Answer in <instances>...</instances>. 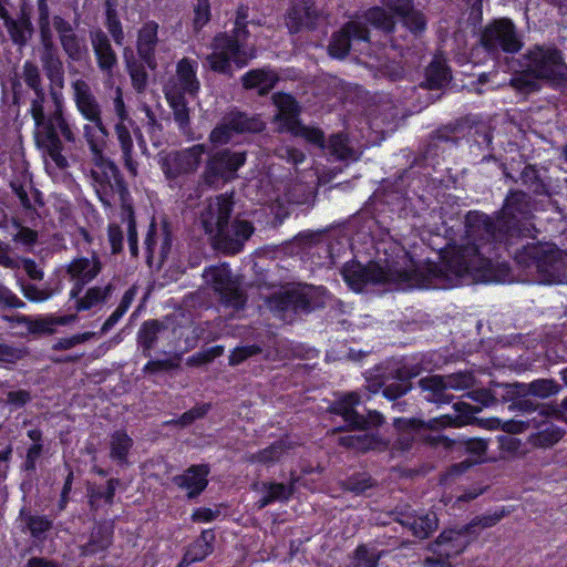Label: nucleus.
I'll return each mask as SVG.
<instances>
[{"mask_svg": "<svg viewBox=\"0 0 567 567\" xmlns=\"http://www.w3.org/2000/svg\"><path fill=\"white\" fill-rule=\"evenodd\" d=\"M341 274L358 292L368 285L450 289L515 279L505 259L496 254L485 256L481 250H375L365 264L357 258L348 261Z\"/></svg>", "mask_w": 567, "mask_h": 567, "instance_id": "f257e3e1", "label": "nucleus"}, {"mask_svg": "<svg viewBox=\"0 0 567 567\" xmlns=\"http://www.w3.org/2000/svg\"><path fill=\"white\" fill-rule=\"evenodd\" d=\"M40 62L49 81L48 91L38 64L25 60L20 75L10 81L12 102L17 106L29 105L27 114L34 123L35 147L58 168L65 169L69 161L64 153L75 144L79 130L65 110L62 92L65 83L64 64L58 50L41 52Z\"/></svg>", "mask_w": 567, "mask_h": 567, "instance_id": "f03ea898", "label": "nucleus"}, {"mask_svg": "<svg viewBox=\"0 0 567 567\" xmlns=\"http://www.w3.org/2000/svg\"><path fill=\"white\" fill-rule=\"evenodd\" d=\"M86 143L90 147L93 163L91 177L95 194L106 209L113 208L118 203L121 221L126 225L128 248H138L134 203L127 182L118 166L105 156V142L94 138L91 128H86Z\"/></svg>", "mask_w": 567, "mask_h": 567, "instance_id": "7ed1b4c3", "label": "nucleus"}, {"mask_svg": "<svg viewBox=\"0 0 567 567\" xmlns=\"http://www.w3.org/2000/svg\"><path fill=\"white\" fill-rule=\"evenodd\" d=\"M234 206V194L223 193L212 198L200 212L199 221L210 238V248H244L255 233L249 220L235 218L229 223Z\"/></svg>", "mask_w": 567, "mask_h": 567, "instance_id": "20e7f679", "label": "nucleus"}, {"mask_svg": "<svg viewBox=\"0 0 567 567\" xmlns=\"http://www.w3.org/2000/svg\"><path fill=\"white\" fill-rule=\"evenodd\" d=\"M377 226L374 218L365 219L358 225L355 221L323 229H306L299 231L281 248H313L326 245V248H378L372 228ZM261 248H280L278 245H265Z\"/></svg>", "mask_w": 567, "mask_h": 567, "instance_id": "39448f33", "label": "nucleus"}, {"mask_svg": "<svg viewBox=\"0 0 567 567\" xmlns=\"http://www.w3.org/2000/svg\"><path fill=\"white\" fill-rule=\"evenodd\" d=\"M433 171L431 159L425 154L416 156L413 163L404 169L402 184H405L406 189L396 197L398 209L401 213L420 215L427 209L435 210L432 205L437 202L443 179L432 176Z\"/></svg>", "mask_w": 567, "mask_h": 567, "instance_id": "423d86ee", "label": "nucleus"}, {"mask_svg": "<svg viewBox=\"0 0 567 567\" xmlns=\"http://www.w3.org/2000/svg\"><path fill=\"white\" fill-rule=\"evenodd\" d=\"M209 48L212 51L205 58L206 63L213 72L226 76H233L235 70L248 66L258 55L250 37L231 31L215 33Z\"/></svg>", "mask_w": 567, "mask_h": 567, "instance_id": "0eeeda50", "label": "nucleus"}, {"mask_svg": "<svg viewBox=\"0 0 567 567\" xmlns=\"http://www.w3.org/2000/svg\"><path fill=\"white\" fill-rule=\"evenodd\" d=\"M498 212L489 216L481 210H470L465 215V245L449 239L441 248H481L485 245H514L518 240Z\"/></svg>", "mask_w": 567, "mask_h": 567, "instance_id": "6e6552de", "label": "nucleus"}, {"mask_svg": "<svg viewBox=\"0 0 567 567\" xmlns=\"http://www.w3.org/2000/svg\"><path fill=\"white\" fill-rule=\"evenodd\" d=\"M159 24L155 20H147L142 23L136 32V53L134 55L130 48L124 50V62L130 75L133 89L143 93L148 84L147 70L157 69L156 50L159 43Z\"/></svg>", "mask_w": 567, "mask_h": 567, "instance_id": "1a4fd4ad", "label": "nucleus"}, {"mask_svg": "<svg viewBox=\"0 0 567 567\" xmlns=\"http://www.w3.org/2000/svg\"><path fill=\"white\" fill-rule=\"evenodd\" d=\"M527 275L539 284H560L566 280L567 250H518L515 256Z\"/></svg>", "mask_w": 567, "mask_h": 567, "instance_id": "9d476101", "label": "nucleus"}, {"mask_svg": "<svg viewBox=\"0 0 567 567\" xmlns=\"http://www.w3.org/2000/svg\"><path fill=\"white\" fill-rule=\"evenodd\" d=\"M247 162V152L221 148L208 154L200 179L204 185L214 187L234 181L238 171Z\"/></svg>", "mask_w": 567, "mask_h": 567, "instance_id": "9b49d317", "label": "nucleus"}, {"mask_svg": "<svg viewBox=\"0 0 567 567\" xmlns=\"http://www.w3.org/2000/svg\"><path fill=\"white\" fill-rule=\"evenodd\" d=\"M502 517V514L495 513L494 515L480 517L477 520L462 529L444 530L435 543L434 553L437 555V558L435 560L433 558H427L426 563L430 566H432L434 563L444 565L445 560L458 555L465 549V547L472 540V534L474 533V528L477 525H480L482 528L492 527L497 522H499Z\"/></svg>", "mask_w": 567, "mask_h": 567, "instance_id": "f8f14e48", "label": "nucleus"}, {"mask_svg": "<svg viewBox=\"0 0 567 567\" xmlns=\"http://www.w3.org/2000/svg\"><path fill=\"white\" fill-rule=\"evenodd\" d=\"M528 72L539 80L567 82L564 53L555 45L535 44L525 54Z\"/></svg>", "mask_w": 567, "mask_h": 567, "instance_id": "ddd939ff", "label": "nucleus"}, {"mask_svg": "<svg viewBox=\"0 0 567 567\" xmlns=\"http://www.w3.org/2000/svg\"><path fill=\"white\" fill-rule=\"evenodd\" d=\"M481 44L488 53L515 54L523 48V41L512 19L498 18L487 23L481 34Z\"/></svg>", "mask_w": 567, "mask_h": 567, "instance_id": "4468645a", "label": "nucleus"}, {"mask_svg": "<svg viewBox=\"0 0 567 567\" xmlns=\"http://www.w3.org/2000/svg\"><path fill=\"white\" fill-rule=\"evenodd\" d=\"M73 100L80 114L93 125H84V137L86 138V128H91L92 136L104 141L106 130L102 121L101 106L94 96L91 86L83 79L72 82Z\"/></svg>", "mask_w": 567, "mask_h": 567, "instance_id": "2eb2a0df", "label": "nucleus"}, {"mask_svg": "<svg viewBox=\"0 0 567 567\" xmlns=\"http://www.w3.org/2000/svg\"><path fill=\"white\" fill-rule=\"evenodd\" d=\"M453 408L457 412L455 415H441L440 417L430 420L427 423L419 420L396 419L395 426L403 431L404 440L410 441L415 436H421V431L424 427L436 430L445 426L460 427L466 424L467 420L473 414V410L470 408V405L463 402H457L453 405Z\"/></svg>", "mask_w": 567, "mask_h": 567, "instance_id": "dca6fc26", "label": "nucleus"}, {"mask_svg": "<svg viewBox=\"0 0 567 567\" xmlns=\"http://www.w3.org/2000/svg\"><path fill=\"white\" fill-rule=\"evenodd\" d=\"M206 281L220 296L221 302L235 310H239L246 302V296L238 278L231 276L226 266L210 267L204 275Z\"/></svg>", "mask_w": 567, "mask_h": 567, "instance_id": "f3484780", "label": "nucleus"}, {"mask_svg": "<svg viewBox=\"0 0 567 567\" xmlns=\"http://www.w3.org/2000/svg\"><path fill=\"white\" fill-rule=\"evenodd\" d=\"M208 153L205 144H195L166 154L161 161V168L169 181L183 175L193 174L199 167L203 155Z\"/></svg>", "mask_w": 567, "mask_h": 567, "instance_id": "a211bd4d", "label": "nucleus"}, {"mask_svg": "<svg viewBox=\"0 0 567 567\" xmlns=\"http://www.w3.org/2000/svg\"><path fill=\"white\" fill-rule=\"evenodd\" d=\"M370 43V29L360 21H347L338 31L333 32L329 44L328 53L331 58L346 59L354 43Z\"/></svg>", "mask_w": 567, "mask_h": 567, "instance_id": "6ab92c4d", "label": "nucleus"}, {"mask_svg": "<svg viewBox=\"0 0 567 567\" xmlns=\"http://www.w3.org/2000/svg\"><path fill=\"white\" fill-rule=\"evenodd\" d=\"M504 220L508 224L517 239L532 237V228L522 224L520 219H526L530 214L528 196L522 190H512L506 197L503 207L498 210Z\"/></svg>", "mask_w": 567, "mask_h": 567, "instance_id": "aec40b11", "label": "nucleus"}, {"mask_svg": "<svg viewBox=\"0 0 567 567\" xmlns=\"http://www.w3.org/2000/svg\"><path fill=\"white\" fill-rule=\"evenodd\" d=\"M52 24L60 45L70 62H82L89 56L86 39L75 32L70 21L55 14L52 18Z\"/></svg>", "mask_w": 567, "mask_h": 567, "instance_id": "412c9836", "label": "nucleus"}, {"mask_svg": "<svg viewBox=\"0 0 567 567\" xmlns=\"http://www.w3.org/2000/svg\"><path fill=\"white\" fill-rule=\"evenodd\" d=\"M424 398L435 403L447 402L445 390H464L473 384V377L470 373H455L450 375H431L421 379L419 382Z\"/></svg>", "mask_w": 567, "mask_h": 567, "instance_id": "4be33fe9", "label": "nucleus"}, {"mask_svg": "<svg viewBox=\"0 0 567 567\" xmlns=\"http://www.w3.org/2000/svg\"><path fill=\"white\" fill-rule=\"evenodd\" d=\"M321 13L315 0H292L287 10L285 23L290 34L318 28Z\"/></svg>", "mask_w": 567, "mask_h": 567, "instance_id": "5701e85b", "label": "nucleus"}, {"mask_svg": "<svg viewBox=\"0 0 567 567\" xmlns=\"http://www.w3.org/2000/svg\"><path fill=\"white\" fill-rule=\"evenodd\" d=\"M359 395L351 392L337 401L332 406V411L342 415L344 421L352 427L364 429L368 425H379L382 423V415L378 412H370L368 417L360 416L354 406L359 404Z\"/></svg>", "mask_w": 567, "mask_h": 567, "instance_id": "b1692460", "label": "nucleus"}, {"mask_svg": "<svg viewBox=\"0 0 567 567\" xmlns=\"http://www.w3.org/2000/svg\"><path fill=\"white\" fill-rule=\"evenodd\" d=\"M90 40L100 71L112 75L117 66V55L112 48L107 34L100 28L90 31Z\"/></svg>", "mask_w": 567, "mask_h": 567, "instance_id": "393cba45", "label": "nucleus"}, {"mask_svg": "<svg viewBox=\"0 0 567 567\" xmlns=\"http://www.w3.org/2000/svg\"><path fill=\"white\" fill-rule=\"evenodd\" d=\"M311 292L309 287H286L272 297H266L268 306L271 310L280 313L299 307L310 306L308 299Z\"/></svg>", "mask_w": 567, "mask_h": 567, "instance_id": "a878e982", "label": "nucleus"}, {"mask_svg": "<svg viewBox=\"0 0 567 567\" xmlns=\"http://www.w3.org/2000/svg\"><path fill=\"white\" fill-rule=\"evenodd\" d=\"M493 131L491 128H476L470 137V153L471 155L478 157L480 161L476 164L494 162L498 168H505V164L502 158L493 154Z\"/></svg>", "mask_w": 567, "mask_h": 567, "instance_id": "bb28decb", "label": "nucleus"}, {"mask_svg": "<svg viewBox=\"0 0 567 567\" xmlns=\"http://www.w3.org/2000/svg\"><path fill=\"white\" fill-rule=\"evenodd\" d=\"M272 102L278 109L275 121L280 122L285 131L298 125L301 109L293 95L286 92H277L272 95Z\"/></svg>", "mask_w": 567, "mask_h": 567, "instance_id": "cd10ccee", "label": "nucleus"}, {"mask_svg": "<svg viewBox=\"0 0 567 567\" xmlns=\"http://www.w3.org/2000/svg\"><path fill=\"white\" fill-rule=\"evenodd\" d=\"M279 76L269 66L251 69L240 78L241 86L245 90H257L258 94L267 95L278 83Z\"/></svg>", "mask_w": 567, "mask_h": 567, "instance_id": "c85d7f7f", "label": "nucleus"}, {"mask_svg": "<svg viewBox=\"0 0 567 567\" xmlns=\"http://www.w3.org/2000/svg\"><path fill=\"white\" fill-rule=\"evenodd\" d=\"M198 62L190 58H183L176 64L177 87L169 91H183L184 94L195 96L200 90L197 78Z\"/></svg>", "mask_w": 567, "mask_h": 567, "instance_id": "c756f323", "label": "nucleus"}, {"mask_svg": "<svg viewBox=\"0 0 567 567\" xmlns=\"http://www.w3.org/2000/svg\"><path fill=\"white\" fill-rule=\"evenodd\" d=\"M434 442L442 443L444 446H457L458 449H464L470 457L465 461L461 462L453 466L452 471L456 473L463 472L465 468L472 466L475 463H480L483 461V456L487 449V443L481 439H471L464 442H450L446 437L434 436L432 437Z\"/></svg>", "mask_w": 567, "mask_h": 567, "instance_id": "7c9ffc66", "label": "nucleus"}, {"mask_svg": "<svg viewBox=\"0 0 567 567\" xmlns=\"http://www.w3.org/2000/svg\"><path fill=\"white\" fill-rule=\"evenodd\" d=\"M173 227L167 216H162L159 220L153 216L150 220L148 228L144 239V248H155L159 244V248H172L173 246Z\"/></svg>", "mask_w": 567, "mask_h": 567, "instance_id": "2f4dec72", "label": "nucleus"}, {"mask_svg": "<svg viewBox=\"0 0 567 567\" xmlns=\"http://www.w3.org/2000/svg\"><path fill=\"white\" fill-rule=\"evenodd\" d=\"M82 286L74 284L70 291L71 299H75V308L78 311L91 310L97 306L103 305L111 291V286L105 287H91L83 296H80Z\"/></svg>", "mask_w": 567, "mask_h": 567, "instance_id": "473e14b6", "label": "nucleus"}, {"mask_svg": "<svg viewBox=\"0 0 567 567\" xmlns=\"http://www.w3.org/2000/svg\"><path fill=\"white\" fill-rule=\"evenodd\" d=\"M209 471L206 465H194L174 478L176 485L187 491L189 497L200 494L207 485Z\"/></svg>", "mask_w": 567, "mask_h": 567, "instance_id": "72a5a7b5", "label": "nucleus"}, {"mask_svg": "<svg viewBox=\"0 0 567 567\" xmlns=\"http://www.w3.org/2000/svg\"><path fill=\"white\" fill-rule=\"evenodd\" d=\"M101 270V262L96 255L92 252L90 257H82L74 259L69 266V274L74 284L83 286L96 277Z\"/></svg>", "mask_w": 567, "mask_h": 567, "instance_id": "f704fd0d", "label": "nucleus"}, {"mask_svg": "<svg viewBox=\"0 0 567 567\" xmlns=\"http://www.w3.org/2000/svg\"><path fill=\"white\" fill-rule=\"evenodd\" d=\"M75 315L69 316H44L35 319L17 317L18 322H24L32 333H53L56 326H65L76 320Z\"/></svg>", "mask_w": 567, "mask_h": 567, "instance_id": "c9c22d12", "label": "nucleus"}, {"mask_svg": "<svg viewBox=\"0 0 567 567\" xmlns=\"http://www.w3.org/2000/svg\"><path fill=\"white\" fill-rule=\"evenodd\" d=\"M235 134L261 133L266 128V123L259 114L249 115L245 112L233 110L226 114Z\"/></svg>", "mask_w": 567, "mask_h": 567, "instance_id": "e433bc0d", "label": "nucleus"}, {"mask_svg": "<svg viewBox=\"0 0 567 567\" xmlns=\"http://www.w3.org/2000/svg\"><path fill=\"white\" fill-rule=\"evenodd\" d=\"M353 21H360L365 28L369 29V25H371L384 33H392L395 29L394 17L379 6L367 9Z\"/></svg>", "mask_w": 567, "mask_h": 567, "instance_id": "4c0bfd02", "label": "nucleus"}, {"mask_svg": "<svg viewBox=\"0 0 567 567\" xmlns=\"http://www.w3.org/2000/svg\"><path fill=\"white\" fill-rule=\"evenodd\" d=\"M451 69L444 59L435 56L425 69V79L422 84L429 90H440L451 80Z\"/></svg>", "mask_w": 567, "mask_h": 567, "instance_id": "58836bf2", "label": "nucleus"}, {"mask_svg": "<svg viewBox=\"0 0 567 567\" xmlns=\"http://www.w3.org/2000/svg\"><path fill=\"white\" fill-rule=\"evenodd\" d=\"M115 135L122 151L124 166L132 177H136L138 163L133 158V140L130 130L123 122L115 125Z\"/></svg>", "mask_w": 567, "mask_h": 567, "instance_id": "ea45409f", "label": "nucleus"}, {"mask_svg": "<svg viewBox=\"0 0 567 567\" xmlns=\"http://www.w3.org/2000/svg\"><path fill=\"white\" fill-rule=\"evenodd\" d=\"M213 539L214 534L210 530L203 532L200 537L189 546L177 567H188L193 563L205 559L213 550Z\"/></svg>", "mask_w": 567, "mask_h": 567, "instance_id": "a19ab883", "label": "nucleus"}, {"mask_svg": "<svg viewBox=\"0 0 567 567\" xmlns=\"http://www.w3.org/2000/svg\"><path fill=\"white\" fill-rule=\"evenodd\" d=\"M166 101L173 111L175 123L181 130L189 127V107L186 96L183 91H166Z\"/></svg>", "mask_w": 567, "mask_h": 567, "instance_id": "79ce46f5", "label": "nucleus"}, {"mask_svg": "<svg viewBox=\"0 0 567 567\" xmlns=\"http://www.w3.org/2000/svg\"><path fill=\"white\" fill-rule=\"evenodd\" d=\"M520 179L533 194L537 196H549V186L542 178L539 171L534 165H526L520 173Z\"/></svg>", "mask_w": 567, "mask_h": 567, "instance_id": "37998d69", "label": "nucleus"}, {"mask_svg": "<svg viewBox=\"0 0 567 567\" xmlns=\"http://www.w3.org/2000/svg\"><path fill=\"white\" fill-rule=\"evenodd\" d=\"M341 445L354 449L357 451L379 450L383 443L365 432L358 434H349L339 439Z\"/></svg>", "mask_w": 567, "mask_h": 567, "instance_id": "c03bdc74", "label": "nucleus"}, {"mask_svg": "<svg viewBox=\"0 0 567 567\" xmlns=\"http://www.w3.org/2000/svg\"><path fill=\"white\" fill-rule=\"evenodd\" d=\"M288 133L292 136L303 138L307 143L315 145L320 150L326 148V136L320 127L307 126L300 121L298 122V125L291 127Z\"/></svg>", "mask_w": 567, "mask_h": 567, "instance_id": "a18cd8bd", "label": "nucleus"}, {"mask_svg": "<svg viewBox=\"0 0 567 567\" xmlns=\"http://www.w3.org/2000/svg\"><path fill=\"white\" fill-rule=\"evenodd\" d=\"M403 524L409 526L416 537L425 538L437 527V518L435 513H427L412 520L406 518Z\"/></svg>", "mask_w": 567, "mask_h": 567, "instance_id": "49530a36", "label": "nucleus"}, {"mask_svg": "<svg viewBox=\"0 0 567 567\" xmlns=\"http://www.w3.org/2000/svg\"><path fill=\"white\" fill-rule=\"evenodd\" d=\"M0 265L8 268H22L32 279H41L42 271L30 259H16L9 256V250H0Z\"/></svg>", "mask_w": 567, "mask_h": 567, "instance_id": "de8ad7c7", "label": "nucleus"}, {"mask_svg": "<svg viewBox=\"0 0 567 567\" xmlns=\"http://www.w3.org/2000/svg\"><path fill=\"white\" fill-rule=\"evenodd\" d=\"M266 494L258 501L257 505L259 508H264L267 505L279 501H287L292 494V485H285L281 483H270L265 485Z\"/></svg>", "mask_w": 567, "mask_h": 567, "instance_id": "09e8293b", "label": "nucleus"}, {"mask_svg": "<svg viewBox=\"0 0 567 567\" xmlns=\"http://www.w3.org/2000/svg\"><path fill=\"white\" fill-rule=\"evenodd\" d=\"M3 25L7 29L12 43L20 48L25 47L34 34V29L20 24L19 21L14 20V18H11Z\"/></svg>", "mask_w": 567, "mask_h": 567, "instance_id": "8fccbe9b", "label": "nucleus"}, {"mask_svg": "<svg viewBox=\"0 0 567 567\" xmlns=\"http://www.w3.org/2000/svg\"><path fill=\"white\" fill-rule=\"evenodd\" d=\"M192 27L195 33L200 32L212 20L210 0H196L193 8Z\"/></svg>", "mask_w": 567, "mask_h": 567, "instance_id": "3c124183", "label": "nucleus"}, {"mask_svg": "<svg viewBox=\"0 0 567 567\" xmlns=\"http://www.w3.org/2000/svg\"><path fill=\"white\" fill-rule=\"evenodd\" d=\"M104 24L109 33L111 34L114 43L116 45H122L125 39L123 25L115 8H113L111 4H107L106 7Z\"/></svg>", "mask_w": 567, "mask_h": 567, "instance_id": "603ef678", "label": "nucleus"}, {"mask_svg": "<svg viewBox=\"0 0 567 567\" xmlns=\"http://www.w3.org/2000/svg\"><path fill=\"white\" fill-rule=\"evenodd\" d=\"M404 28H406L415 37L425 32L427 27L426 16L415 8L409 11L408 14L400 18Z\"/></svg>", "mask_w": 567, "mask_h": 567, "instance_id": "864d4df0", "label": "nucleus"}, {"mask_svg": "<svg viewBox=\"0 0 567 567\" xmlns=\"http://www.w3.org/2000/svg\"><path fill=\"white\" fill-rule=\"evenodd\" d=\"M285 451L286 445L282 442H278L260 451L259 453L251 455L250 462L269 466L275 462L280 461L285 454Z\"/></svg>", "mask_w": 567, "mask_h": 567, "instance_id": "5fc2aeb1", "label": "nucleus"}, {"mask_svg": "<svg viewBox=\"0 0 567 567\" xmlns=\"http://www.w3.org/2000/svg\"><path fill=\"white\" fill-rule=\"evenodd\" d=\"M132 440L123 432H116L111 440V457L118 462H124L130 449Z\"/></svg>", "mask_w": 567, "mask_h": 567, "instance_id": "6e6d98bb", "label": "nucleus"}, {"mask_svg": "<svg viewBox=\"0 0 567 567\" xmlns=\"http://www.w3.org/2000/svg\"><path fill=\"white\" fill-rule=\"evenodd\" d=\"M235 132L231 128L229 120L226 118V115L223 117L221 122L218 123L209 133L208 140L215 145H225L230 142Z\"/></svg>", "mask_w": 567, "mask_h": 567, "instance_id": "4d7b16f0", "label": "nucleus"}, {"mask_svg": "<svg viewBox=\"0 0 567 567\" xmlns=\"http://www.w3.org/2000/svg\"><path fill=\"white\" fill-rule=\"evenodd\" d=\"M558 391L559 385L555 381L548 379H539L527 384V392L542 399L551 396L558 393Z\"/></svg>", "mask_w": 567, "mask_h": 567, "instance_id": "13d9d810", "label": "nucleus"}, {"mask_svg": "<svg viewBox=\"0 0 567 567\" xmlns=\"http://www.w3.org/2000/svg\"><path fill=\"white\" fill-rule=\"evenodd\" d=\"M250 23L252 21L249 20V7L240 3L235 11L233 28L229 31L250 37L248 28Z\"/></svg>", "mask_w": 567, "mask_h": 567, "instance_id": "bf43d9fd", "label": "nucleus"}, {"mask_svg": "<svg viewBox=\"0 0 567 567\" xmlns=\"http://www.w3.org/2000/svg\"><path fill=\"white\" fill-rule=\"evenodd\" d=\"M326 147L329 150L331 155L344 159L350 153V148L348 145V138L344 134L338 133L332 134L328 140V146Z\"/></svg>", "mask_w": 567, "mask_h": 567, "instance_id": "052dcab7", "label": "nucleus"}, {"mask_svg": "<svg viewBox=\"0 0 567 567\" xmlns=\"http://www.w3.org/2000/svg\"><path fill=\"white\" fill-rule=\"evenodd\" d=\"M159 333V324L157 321H148L143 324L138 332V342L144 350H150Z\"/></svg>", "mask_w": 567, "mask_h": 567, "instance_id": "680f3d73", "label": "nucleus"}, {"mask_svg": "<svg viewBox=\"0 0 567 567\" xmlns=\"http://www.w3.org/2000/svg\"><path fill=\"white\" fill-rule=\"evenodd\" d=\"M39 38L42 45L41 52H50L58 50L53 41V32L51 23H38Z\"/></svg>", "mask_w": 567, "mask_h": 567, "instance_id": "e2e57ef3", "label": "nucleus"}, {"mask_svg": "<svg viewBox=\"0 0 567 567\" xmlns=\"http://www.w3.org/2000/svg\"><path fill=\"white\" fill-rule=\"evenodd\" d=\"M527 71L525 74L512 79V85L522 92H534L538 90L536 78Z\"/></svg>", "mask_w": 567, "mask_h": 567, "instance_id": "0e129e2a", "label": "nucleus"}, {"mask_svg": "<svg viewBox=\"0 0 567 567\" xmlns=\"http://www.w3.org/2000/svg\"><path fill=\"white\" fill-rule=\"evenodd\" d=\"M385 6L392 16L401 18L414 8V0H385Z\"/></svg>", "mask_w": 567, "mask_h": 567, "instance_id": "69168bd1", "label": "nucleus"}, {"mask_svg": "<svg viewBox=\"0 0 567 567\" xmlns=\"http://www.w3.org/2000/svg\"><path fill=\"white\" fill-rule=\"evenodd\" d=\"M410 388V382L406 379H399L398 381L388 384L384 388L383 393L386 398L393 400L405 394Z\"/></svg>", "mask_w": 567, "mask_h": 567, "instance_id": "338daca9", "label": "nucleus"}, {"mask_svg": "<svg viewBox=\"0 0 567 567\" xmlns=\"http://www.w3.org/2000/svg\"><path fill=\"white\" fill-rule=\"evenodd\" d=\"M18 230L13 235V239L18 244L24 246H33L38 240V233L29 227L17 225Z\"/></svg>", "mask_w": 567, "mask_h": 567, "instance_id": "774afa93", "label": "nucleus"}]
</instances>
